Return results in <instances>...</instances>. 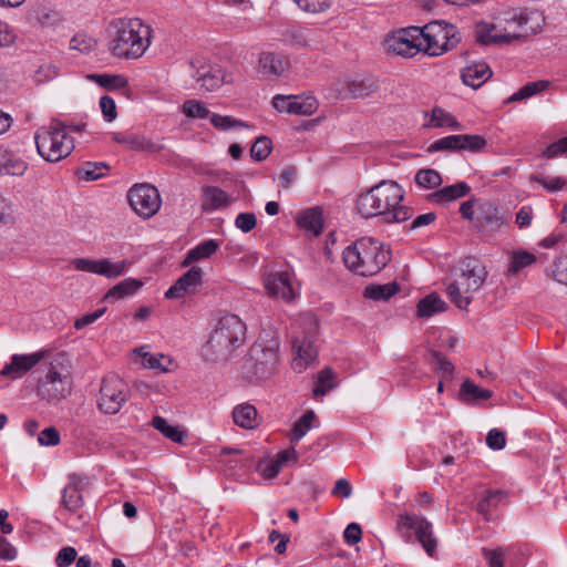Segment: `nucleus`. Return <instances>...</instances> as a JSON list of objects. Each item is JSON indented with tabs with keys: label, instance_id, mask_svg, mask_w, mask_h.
Segmentation results:
<instances>
[{
	"label": "nucleus",
	"instance_id": "18",
	"mask_svg": "<svg viewBox=\"0 0 567 567\" xmlns=\"http://www.w3.org/2000/svg\"><path fill=\"white\" fill-rule=\"evenodd\" d=\"M72 380L65 370L51 365L40 391L48 399H62L71 393Z\"/></svg>",
	"mask_w": 567,
	"mask_h": 567
},
{
	"label": "nucleus",
	"instance_id": "19",
	"mask_svg": "<svg viewBox=\"0 0 567 567\" xmlns=\"http://www.w3.org/2000/svg\"><path fill=\"white\" fill-rule=\"evenodd\" d=\"M203 281V270L192 266L164 293L166 299H181L195 293Z\"/></svg>",
	"mask_w": 567,
	"mask_h": 567
},
{
	"label": "nucleus",
	"instance_id": "46",
	"mask_svg": "<svg viewBox=\"0 0 567 567\" xmlns=\"http://www.w3.org/2000/svg\"><path fill=\"white\" fill-rule=\"evenodd\" d=\"M548 83L545 81L533 82L524 85L517 92H515L509 99L508 102H517L532 97L533 95L544 91L547 87Z\"/></svg>",
	"mask_w": 567,
	"mask_h": 567
},
{
	"label": "nucleus",
	"instance_id": "47",
	"mask_svg": "<svg viewBox=\"0 0 567 567\" xmlns=\"http://www.w3.org/2000/svg\"><path fill=\"white\" fill-rule=\"evenodd\" d=\"M183 113L189 118H210L213 113L203 102L197 100H188L183 104Z\"/></svg>",
	"mask_w": 567,
	"mask_h": 567
},
{
	"label": "nucleus",
	"instance_id": "27",
	"mask_svg": "<svg viewBox=\"0 0 567 567\" xmlns=\"http://www.w3.org/2000/svg\"><path fill=\"white\" fill-rule=\"evenodd\" d=\"M471 187L466 182H458L436 189L430 196V200L437 205H446L470 194Z\"/></svg>",
	"mask_w": 567,
	"mask_h": 567
},
{
	"label": "nucleus",
	"instance_id": "63",
	"mask_svg": "<svg viewBox=\"0 0 567 567\" xmlns=\"http://www.w3.org/2000/svg\"><path fill=\"white\" fill-rule=\"evenodd\" d=\"M554 279L567 286V256L558 258L553 266Z\"/></svg>",
	"mask_w": 567,
	"mask_h": 567
},
{
	"label": "nucleus",
	"instance_id": "62",
	"mask_svg": "<svg viewBox=\"0 0 567 567\" xmlns=\"http://www.w3.org/2000/svg\"><path fill=\"white\" fill-rule=\"evenodd\" d=\"M76 555V549L74 547H63L56 555L55 564L58 567H69L75 560Z\"/></svg>",
	"mask_w": 567,
	"mask_h": 567
},
{
	"label": "nucleus",
	"instance_id": "10",
	"mask_svg": "<svg viewBox=\"0 0 567 567\" xmlns=\"http://www.w3.org/2000/svg\"><path fill=\"white\" fill-rule=\"evenodd\" d=\"M422 52L429 56H440L454 49L458 43L456 28L443 21L431 22L423 28Z\"/></svg>",
	"mask_w": 567,
	"mask_h": 567
},
{
	"label": "nucleus",
	"instance_id": "49",
	"mask_svg": "<svg viewBox=\"0 0 567 567\" xmlns=\"http://www.w3.org/2000/svg\"><path fill=\"white\" fill-rule=\"evenodd\" d=\"M106 169L107 166L104 163L87 162L79 169V176L84 181H95L102 177Z\"/></svg>",
	"mask_w": 567,
	"mask_h": 567
},
{
	"label": "nucleus",
	"instance_id": "23",
	"mask_svg": "<svg viewBox=\"0 0 567 567\" xmlns=\"http://www.w3.org/2000/svg\"><path fill=\"white\" fill-rule=\"evenodd\" d=\"M289 61L286 56L279 53L265 51L259 54L257 72L266 79H276L280 76Z\"/></svg>",
	"mask_w": 567,
	"mask_h": 567
},
{
	"label": "nucleus",
	"instance_id": "21",
	"mask_svg": "<svg viewBox=\"0 0 567 567\" xmlns=\"http://www.w3.org/2000/svg\"><path fill=\"white\" fill-rule=\"evenodd\" d=\"M43 358V351L29 354H13L10 362L2 368L0 374L12 380L20 379L33 369Z\"/></svg>",
	"mask_w": 567,
	"mask_h": 567
},
{
	"label": "nucleus",
	"instance_id": "17",
	"mask_svg": "<svg viewBox=\"0 0 567 567\" xmlns=\"http://www.w3.org/2000/svg\"><path fill=\"white\" fill-rule=\"evenodd\" d=\"M292 361L291 368L293 371L301 373L310 364H312L318 357V348L316 346L313 336L300 334L293 338L292 344Z\"/></svg>",
	"mask_w": 567,
	"mask_h": 567
},
{
	"label": "nucleus",
	"instance_id": "7",
	"mask_svg": "<svg viewBox=\"0 0 567 567\" xmlns=\"http://www.w3.org/2000/svg\"><path fill=\"white\" fill-rule=\"evenodd\" d=\"M280 364V340L271 331L260 333L250 347L245 369L256 380H267L278 372Z\"/></svg>",
	"mask_w": 567,
	"mask_h": 567
},
{
	"label": "nucleus",
	"instance_id": "34",
	"mask_svg": "<svg viewBox=\"0 0 567 567\" xmlns=\"http://www.w3.org/2000/svg\"><path fill=\"white\" fill-rule=\"evenodd\" d=\"M135 360L145 369L158 370L161 372L169 371V368L162 363L163 360H167L171 363V360L167 359L164 354H151L146 351L145 347H141L134 350Z\"/></svg>",
	"mask_w": 567,
	"mask_h": 567
},
{
	"label": "nucleus",
	"instance_id": "30",
	"mask_svg": "<svg viewBox=\"0 0 567 567\" xmlns=\"http://www.w3.org/2000/svg\"><path fill=\"white\" fill-rule=\"evenodd\" d=\"M296 223L306 233L319 236L323 227L321 210L318 207L305 209L297 215Z\"/></svg>",
	"mask_w": 567,
	"mask_h": 567
},
{
	"label": "nucleus",
	"instance_id": "16",
	"mask_svg": "<svg viewBox=\"0 0 567 567\" xmlns=\"http://www.w3.org/2000/svg\"><path fill=\"white\" fill-rule=\"evenodd\" d=\"M509 221V216L494 203H483L476 208L474 226L482 233L489 235Z\"/></svg>",
	"mask_w": 567,
	"mask_h": 567
},
{
	"label": "nucleus",
	"instance_id": "14",
	"mask_svg": "<svg viewBox=\"0 0 567 567\" xmlns=\"http://www.w3.org/2000/svg\"><path fill=\"white\" fill-rule=\"evenodd\" d=\"M188 68L190 78L199 83V87L206 92L216 91L223 84L233 81L231 75L226 73L220 66L207 64L200 58L192 59Z\"/></svg>",
	"mask_w": 567,
	"mask_h": 567
},
{
	"label": "nucleus",
	"instance_id": "36",
	"mask_svg": "<svg viewBox=\"0 0 567 567\" xmlns=\"http://www.w3.org/2000/svg\"><path fill=\"white\" fill-rule=\"evenodd\" d=\"M414 183L420 189L432 190L439 188L443 179L437 171L433 168H422L416 172Z\"/></svg>",
	"mask_w": 567,
	"mask_h": 567
},
{
	"label": "nucleus",
	"instance_id": "24",
	"mask_svg": "<svg viewBox=\"0 0 567 567\" xmlns=\"http://www.w3.org/2000/svg\"><path fill=\"white\" fill-rule=\"evenodd\" d=\"M112 140L126 145L132 151L155 153L161 150L157 143L148 140L143 134L114 132L112 133Z\"/></svg>",
	"mask_w": 567,
	"mask_h": 567
},
{
	"label": "nucleus",
	"instance_id": "20",
	"mask_svg": "<svg viewBox=\"0 0 567 567\" xmlns=\"http://www.w3.org/2000/svg\"><path fill=\"white\" fill-rule=\"evenodd\" d=\"M90 480L80 474H71L69 483L62 491V505L69 512H76L83 505V492L89 487Z\"/></svg>",
	"mask_w": 567,
	"mask_h": 567
},
{
	"label": "nucleus",
	"instance_id": "13",
	"mask_svg": "<svg viewBox=\"0 0 567 567\" xmlns=\"http://www.w3.org/2000/svg\"><path fill=\"white\" fill-rule=\"evenodd\" d=\"M384 45L389 52L403 58H413L422 52L420 27H408L390 33Z\"/></svg>",
	"mask_w": 567,
	"mask_h": 567
},
{
	"label": "nucleus",
	"instance_id": "2",
	"mask_svg": "<svg viewBox=\"0 0 567 567\" xmlns=\"http://www.w3.org/2000/svg\"><path fill=\"white\" fill-rule=\"evenodd\" d=\"M404 189L392 179H384L360 194L358 213L364 218L382 217L386 223H402L412 216L410 207L403 205Z\"/></svg>",
	"mask_w": 567,
	"mask_h": 567
},
{
	"label": "nucleus",
	"instance_id": "58",
	"mask_svg": "<svg viewBox=\"0 0 567 567\" xmlns=\"http://www.w3.org/2000/svg\"><path fill=\"white\" fill-rule=\"evenodd\" d=\"M257 471L264 478L271 480L279 474L281 467L274 457L259 462Z\"/></svg>",
	"mask_w": 567,
	"mask_h": 567
},
{
	"label": "nucleus",
	"instance_id": "57",
	"mask_svg": "<svg viewBox=\"0 0 567 567\" xmlns=\"http://www.w3.org/2000/svg\"><path fill=\"white\" fill-rule=\"evenodd\" d=\"M348 89L354 99H363L370 94L372 82L370 80H353L349 83Z\"/></svg>",
	"mask_w": 567,
	"mask_h": 567
},
{
	"label": "nucleus",
	"instance_id": "64",
	"mask_svg": "<svg viewBox=\"0 0 567 567\" xmlns=\"http://www.w3.org/2000/svg\"><path fill=\"white\" fill-rule=\"evenodd\" d=\"M567 154V136L551 143L545 151L544 156L555 158Z\"/></svg>",
	"mask_w": 567,
	"mask_h": 567
},
{
	"label": "nucleus",
	"instance_id": "38",
	"mask_svg": "<svg viewBox=\"0 0 567 567\" xmlns=\"http://www.w3.org/2000/svg\"><path fill=\"white\" fill-rule=\"evenodd\" d=\"M87 79L110 91L123 90L128 85L127 79L120 74H89Z\"/></svg>",
	"mask_w": 567,
	"mask_h": 567
},
{
	"label": "nucleus",
	"instance_id": "44",
	"mask_svg": "<svg viewBox=\"0 0 567 567\" xmlns=\"http://www.w3.org/2000/svg\"><path fill=\"white\" fill-rule=\"evenodd\" d=\"M293 3L305 13L319 14L328 11L333 0H292Z\"/></svg>",
	"mask_w": 567,
	"mask_h": 567
},
{
	"label": "nucleus",
	"instance_id": "54",
	"mask_svg": "<svg viewBox=\"0 0 567 567\" xmlns=\"http://www.w3.org/2000/svg\"><path fill=\"white\" fill-rule=\"evenodd\" d=\"M461 135H449L435 141L431 146V152L437 151H460Z\"/></svg>",
	"mask_w": 567,
	"mask_h": 567
},
{
	"label": "nucleus",
	"instance_id": "42",
	"mask_svg": "<svg viewBox=\"0 0 567 567\" xmlns=\"http://www.w3.org/2000/svg\"><path fill=\"white\" fill-rule=\"evenodd\" d=\"M130 267L127 260L113 261L109 258H101V272L100 276L106 278H117L123 276Z\"/></svg>",
	"mask_w": 567,
	"mask_h": 567
},
{
	"label": "nucleus",
	"instance_id": "48",
	"mask_svg": "<svg viewBox=\"0 0 567 567\" xmlns=\"http://www.w3.org/2000/svg\"><path fill=\"white\" fill-rule=\"evenodd\" d=\"M533 179L547 192L554 193L567 188V178L561 176H534Z\"/></svg>",
	"mask_w": 567,
	"mask_h": 567
},
{
	"label": "nucleus",
	"instance_id": "25",
	"mask_svg": "<svg viewBox=\"0 0 567 567\" xmlns=\"http://www.w3.org/2000/svg\"><path fill=\"white\" fill-rule=\"evenodd\" d=\"M234 198L216 186H206L203 189L202 208L204 212L212 213L215 210L227 208Z\"/></svg>",
	"mask_w": 567,
	"mask_h": 567
},
{
	"label": "nucleus",
	"instance_id": "15",
	"mask_svg": "<svg viewBox=\"0 0 567 567\" xmlns=\"http://www.w3.org/2000/svg\"><path fill=\"white\" fill-rule=\"evenodd\" d=\"M272 105L279 113L309 116L319 106L317 99L312 95H275Z\"/></svg>",
	"mask_w": 567,
	"mask_h": 567
},
{
	"label": "nucleus",
	"instance_id": "4",
	"mask_svg": "<svg viewBox=\"0 0 567 567\" xmlns=\"http://www.w3.org/2000/svg\"><path fill=\"white\" fill-rule=\"evenodd\" d=\"M246 333V323L237 315L223 316L204 346L203 355L213 362L227 361L245 343Z\"/></svg>",
	"mask_w": 567,
	"mask_h": 567
},
{
	"label": "nucleus",
	"instance_id": "33",
	"mask_svg": "<svg viewBox=\"0 0 567 567\" xmlns=\"http://www.w3.org/2000/svg\"><path fill=\"white\" fill-rule=\"evenodd\" d=\"M425 126L429 128L444 127L454 131L462 130V126L455 118V116H453L450 112L445 111L442 107L432 109L430 117L425 123Z\"/></svg>",
	"mask_w": 567,
	"mask_h": 567
},
{
	"label": "nucleus",
	"instance_id": "35",
	"mask_svg": "<svg viewBox=\"0 0 567 567\" xmlns=\"http://www.w3.org/2000/svg\"><path fill=\"white\" fill-rule=\"evenodd\" d=\"M445 301L436 293H430L417 303V316L421 318H430L437 312L444 311Z\"/></svg>",
	"mask_w": 567,
	"mask_h": 567
},
{
	"label": "nucleus",
	"instance_id": "3",
	"mask_svg": "<svg viewBox=\"0 0 567 567\" xmlns=\"http://www.w3.org/2000/svg\"><path fill=\"white\" fill-rule=\"evenodd\" d=\"M153 29L138 18L115 19L110 24V50L120 59L137 60L152 43Z\"/></svg>",
	"mask_w": 567,
	"mask_h": 567
},
{
	"label": "nucleus",
	"instance_id": "29",
	"mask_svg": "<svg viewBox=\"0 0 567 567\" xmlns=\"http://www.w3.org/2000/svg\"><path fill=\"white\" fill-rule=\"evenodd\" d=\"M492 75L491 68L485 62L467 65L462 71V81L472 89L481 87Z\"/></svg>",
	"mask_w": 567,
	"mask_h": 567
},
{
	"label": "nucleus",
	"instance_id": "22",
	"mask_svg": "<svg viewBox=\"0 0 567 567\" xmlns=\"http://www.w3.org/2000/svg\"><path fill=\"white\" fill-rule=\"evenodd\" d=\"M265 288L268 295L284 301H291L296 298V289L288 272H274L265 278Z\"/></svg>",
	"mask_w": 567,
	"mask_h": 567
},
{
	"label": "nucleus",
	"instance_id": "26",
	"mask_svg": "<svg viewBox=\"0 0 567 567\" xmlns=\"http://www.w3.org/2000/svg\"><path fill=\"white\" fill-rule=\"evenodd\" d=\"M220 243L216 239H206L189 249L181 262L182 267H192L195 262L209 259L217 252Z\"/></svg>",
	"mask_w": 567,
	"mask_h": 567
},
{
	"label": "nucleus",
	"instance_id": "61",
	"mask_svg": "<svg viewBox=\"0 0 567 567\" xmlns=\"http://www.w3.org/2000/svg\"><path fill=\"white\" fill-rule=\"evenodd\" d=\"M257 225V218L254 213H240L235 218V226L243 233L251 231Z\"/></svg>",
	"mask_w": 567,
	"mask_h": 567
},
{
	"label": "nucleus",
	"instance_id": "8",
	"mask_svg": "<svg viewBox=\"0 0 567 567\" xmlns=\"http://www.w3.org/2000/svg\"><path fill=\"white\" fill-rule=\"evenodd\" d=\"M34 142L38 154L49 163L68 157L75 146L68 128L60 122L39 127L34 133Z\"/></svg>",
	"mask_w": 567,
	"mask_h": 567
},
{
	"label": "nucleus",
	"instance_id": "45",
	"mask_svg": "<svg viewBox=\"0 0 567 567\" xmlns=\"http://www.w3.org/2000/svg\"><path fill=\"white\" fill-rule=\"evenodd\" d=\"M210 123L213 126L219 131H229L233 128H243L247 127V124L240 120H236L229 115H220L213 113L210 115Z\"/></svg>",
	"mask_w": 567,
	"mask_h": 567
},
{
	"label": "nucleus",
	"instance_id": "9",
	"mask_svg": "<svg viewBox=\"0 0 567 567\" xmlns=\"http://www.w3.org/2000/svg\"><path fill=\"white\" fill-rule=\"evenodd\" d=\"M396 529L406 543H412L414 537L425 553L430 557H434L437 550V538L433 530V524L424 516L408 512L401 513L396 518Z\"/></svg>",
	"mask_w": 567,
	"mask_h": 567
},
{
	"label": "nucleus",
	"instance_id": "55",
	"mask_svg": "<svg viewBox=\"0 0 567 567\" xmlns=\"http://www.w3.org/2000/svg\"><path fill=\"white\" fill-rule=\"evenodd\" d=\"M506 494L503 491H487L485 497L478 503V511L482 514H486L489 507H496Z\"/></svg>",
	"mask_w": 567,
	"mask_h": 567
},
{
	"label": "nucleus",
	"instance_id": "52",
	"mask_svg": "<svg viewBox=\"0 0 567 567\" xmlns=\"http://www.w3.org/2000/svg\"><path fill=\"white\" fill-rule=\"evenodd\" d=\"M16 212L17 209L13 202L0 194V225L14 223Z\"/></svg>",
	"mask_w": 567,
	"mask_h": 567
},
{
	"label": "nucleus",
	"instance_id": "41",
	"mask_svg": "<svg viewBox=\"0 0 567 567\" xmlns=\"http://www.w3.org/2000/svg\"><path fill=\"white\" fill-rule=\"evenodd\" d=\"M317 416L312 410L306 411L302 416L296 421L292 427L291 442L300 441L312 427L318 424Z\"/></svg>",
	"mask_w": 567,
	"mask_h": 567
},
{
	"label": "nucleus",
	"instance_id": "50",
	"mask_svg": "<svg viewBox=\"0 0 567 567\" xmlns=\"http://www.w3.org/2000/svg\"><path fill=\"white\" fill-rule=\"evenodd\" d=\"M71 266L76 271L99 275L101 272V259L91 258H74L71 260Z\"/></svg>",
	"mask_w": 567,
	"mask_h": 567
},
{
	"label": "nucleus",
	"instance_id": "43",
	"mask_svg": "<svg viewBox=\"0 0 567 567\" xmlns=\"http://www.w3.org/2000/svg\"><path fill=\"white\" fill-rule=\"evenodd\" d=\"M336 378V373L332 369L326 368L321 370L318 374L317 385L313 389L315 396H323L328 391L336 388V383L333 382Z\"/></svg>",
	"mask_w": 567,
	"mask_h": 567
},
{
	"label": "nucleus",
	"instance_id": "60",
	"mask_svg": "<svg viewBox=\"0 0 567 567\" xmlns=\"http://www.w3.org/2000/svg\"><path fill=\"white\" fill-rule=\"evenodd\" d=\"M100 109H101V112L103 114V117L106 122H113L116 116H117V112H116V104H115V101L109 96V95H104L100 99Z\"/></svg>",
	"mask_w": 567,
	"mask_h": 567
},
{
	"label": "nucleus",
	"instance_id": "51",
	"mask_svg": "<svg viewBox=\"0 0 567 567\" xmlns=\"http://www.w3.org/2000/svg\"><path fill=\"white\" fill-rule=\"evenodd\" d=\"M486 147V141L481 135L462 134L460 151L481 152Z\"/></svg>",
	"mask_w": 567,
	"mask_h": 567
},
{
	"label": "nucleus",
	"instance_id": "53",
	"mask_svg": "<svg viewBox=\"0 0 567 567\" xmlns=\"http://www.w3.org/2000/svg\"><path fill=\"white\" fill-rule=\"evenodd\" d=\"M271 152V141L266 136L256 140L250 148V155L256 161L265 159Z\"/></svg>",
	"mask_w": 567,
	"mask_h": 567
},
{
	"label": "nucleus",
	"instance_id": "1",
	"mask_svg": "<svg viewBox=\"0 0 567 567\" xmlns=\"http://www.w3.org/2000/svg\"><path fill=\"white\" fill-rule=\"evenodd\" d=\"M545 23L537 11L525 12L517 8L496 12L492 21L476 23V40L484 44H509L528 39L539 32Z\"/></svg>",
	"mask_w": 567,
	"mask_h": 567
},
{
	"label": "nucleus",
	"instance_id": "12",
	"mask_svg": "<svg viewBox=\"0 0 567 567\" xmlns=\"http://www.w3.org/2000/svg\"><path fill=\"white\" fill-rule=\"evenodd\" d=\"M128 388L126 383L116 375H110L103 379L97 408L104 414H116L128 399Z\"/></svg>",
	"mask_w": 567,
	"mask_h": 567
},
{
	"label": "nucleus",
	"instance_id": "56",
	"mask_svg": "<svg viewBox=\"0 0 567 567\" xmlns=\"http://www.w3.org/2000/svg\"><path fill=\"white\" fill-rule=\"evenodd\" d=\"M535 261V256L527 251H520L513 255L509 264V272L517 274L520 269L532 265Z\"/></svg>",
	"mask_w": 567,
	"mask_h": 567
},
{
	"label": "nucleus",
	"instance_id": "32",
	"mask_svg": "<svg viewBox=\"0 0 567 567\" xmlns=\"http://www.w3.org/2000/svg\"><path fill=\"white\" fill-rule=\"evenodd\" d=\"M142 286L143 282L140 279L126 278L116 284L106 292L105 300L115 301L133 296L141 289Z\"/></svg>",
	"mask_w": 567,
	"mask_h": 567
},
{
	"label": "nucleus",
	"instance_id": "11",
	"mask_svg": "<svg viewBox=\"0 0 567 567\" xmlns=\"http://www.w3.org/2000/svg\"><path fill=\"white\" fill-rule=\"evenodd\" d=\"M127 199L134 213L143 219L156 215L162 206L158 189L147 183L134 184L127 190Z\"/></svg>",
	"mask_w": 567,
	"mask_h": 567
},
{
	"label": "nucleus",
	"instance_id": "40",
	"mask_svg": "<svg viewBox=\"0 0 567 567\" xmlns=\"http://www.w3.org/2000/svg\"><path fill=\"white\" fill-rule=\"evenodd\" d=\"M399 291V286L395 282H389L385 285H369L364 289V297L375 300L385 301L393 297Z\"/></svg>",
	"mask_w": 567,
	"mask_h": 567
},
{
	"label": "nucleus",
	"instance_id": "5",
	"mask_svg": "<svg viewBox=\"0 0 567 567\" xmlns=\"http://www.w3.org/2000/svg\"><path fill=\"white\" fill-rule=\"evenodd\" d=\"M346 267L360 276H374L390 261V251L379 240L363 237L348 246L342 254Z\"/></svg>",
	"mask_w": 567,
	"mask_h": 567
},
{
	"label": "nucleus",
	"instance_id": "59",
	"mask_svg": "<svg viewBox=\"0 0 567 567\" xmlns=\"http://www.w3.org/2000/svg\"><path fill=\"white\" fill-rule=\"evenodd\" d=\"M58 75V69L51 63L41 64L34 72L33 79L37 83H45Z\"/></svg>",
	"mask_w": 567,
	"mask_h": 567
},
{
	"label": "nucleus",
	"instance_id": "37",
	"mask_svg": "<svg viewBox=\"0 0 567 567\" xmlns=\"http://www.w3.org/2000/svg\"><path fill=\"white\" fill-rule=\"evenodd\" d=\"M461 395L465 402L478 403L491 399L493 393L489 390L480 388L472 380L466 379L461 385Z\"/></svg>",
	"mask_w": 567,
	"mask_h": 567
},
{
	"label": "nucleus",
	"instance_id": "28",
	"mask_svg": "<svg viewBox=\"0 0 567 567\" xmlns=\"http://www.w3.org/2000/svg\"><path fill=\"white\" fill-rule=\"evenodd\" d=\"M234 423L245 430H255L260 424V417L257 409L248 403H240L236 405L231 413Z\"/></svg>",
	"mask_w": 567,
	"mask_h": 567
},
{
	"label": "nucleus",
	"instance_id": "39",
	"mask_svg": "<svg viewBox=\"0 0 567 567\" xmlns=\"http://www.w3.org/2000/svg\"><path fill=\"white\" fill-rule=\"evenodd\" d=\"M152 425L173 442L182 443L186 437L185 431H183L179 426L168 424L167 421L159 415L153 417Z\"/></svg>",
	"mask_w": 567,
	"mask_h": 567
},
{
	"label": "nucleus",
	"instance_id": "31",
	"mask_svg": "<svg viewBox=\"0 0 567 567\" xmlns=\"http://www.w3.org/2000/svg\"><path fill=\"white\" fill-rule=\"evenodd\" d=\"M28 164L13 153L0 148V175L20 177L25 174Z\"/></svg>",
	"mask_w": 567,
	"mask_h": 567
},
{
	"label": "nucleus",
	"instance_id": "6",
	"mask_svg": "<svg viewBox=\"0 0 567 567\" xmlns=\"http://www.w3.org/2000/svg\"><path fill=\"white\" fill-rule=\"evenodd\" d=\"M487 277L485 266L477 259L467 257L455 268L454 279L446 287L447 296L458 309H467L473 295L481 289Z\"/></svg>",
	"mask_w": 567,
	"mask_h": 567
}]
</instances>
